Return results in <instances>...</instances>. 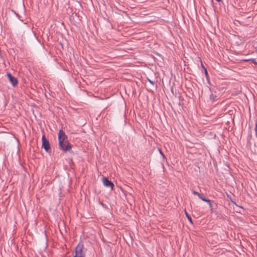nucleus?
I'll use <instances>...</instances> for the list:
<instances>
[{
	"label": "nucleus",
	"instance_id": "obj_1",
	"mask_svg": "<svg viewBox=\"0 0 257 257\" xmlns=\"http://www.w3.org/2000/svg\"><path fill=\"white\" fill-rule=\"evenodd\" d=\"M59 147L61 150L67 152L71 149V145L68 141L67 136L62 130L58 134Z\"/></svg>",
	"mask_w": 257,
	"mask_h": 257
},
{
	"label": "nucleus",
	"instance_id": "obj_2",
	"mask_svg": "<svg viewBox=\"0 0 257 257\" xmlns=\"http://www.w3.org/2000/svg\"><path fill=\"white\" fill-rule=\"evenodd\" d=\"M42 148L48 152L50 149V146L49 141L46 138L45 136L43 135L42 138Z\"/></svg>",
	"mask_w": 257,
	"mask_h": 257
},
{
	"label": "nucleus",
	"instance_id": "obj_3",
	"mask_svg": "<svg viewBox=\"0 0 257 257\" xmlns=\"http://www.w3.org/2000/svg\"><path fill=\"white\" fill-rule=\"evenodd\" d=\"M7 76L9 78V81L14 87L16 86L18 84V81L16 77H14L11 73H7Z\"/></svg>",
	"mask_w": 257,
	"mask_h": 257
},
{
	"label": "nucleus",
	"instance_id": "obj_4",
	"mask_svg": "<svg viewBox=\"0 0 257 257\" xmlns=\"http://www.w3.org/2000/svg\"><path fill=\"white\" fill-rule=\"evenodd\" d=\"M102 182L103 183V185L106 187H110L111 188V189L113 188V187H114V184H113V183L109 181L108 178H107L106 177H103L102 178Z\"/></svg>",
	"mask_w": 257,
	"mask_h": 257
},
{
	"label": "nucleus",
	"instance_id": "obj_5",
	"mask_svg": "<svg viewBox=\"0 0 257 257\" xmlns=\"http://www.w3.org/2000/svg\"><path fill=\"white\" fill-rule=\"evenodd\" d=\"M74 256H84L82 255V247L79 245H78L75 249V255Z\"/></svg>",
	"mask_w": 257,
	"mask_h": 257
},
{
	"label": "nucleus",
	"instance_id": "obj_6",
	"mask_svg": "<svg viewBox=\"0 0 257 257\" xmlns=\"http://www.w3.org/2000/svg\"><path fill=\"white\" fill-rule=\"evenodd\" d=\"M201 65H202V67L203 69L204 70V73H205V76H206L207 79H208V78H209V76H208V74L207 69L203 66L202 64Z\"/></svg>",
	"mask_w": 257,
	"mask_h": 257
},
{
	"label": "nucleus",
	"instance_id": "obj_7",
	"mask_svg": "<svg viewBox=\"0 0 257 257\" xmlns=\"http://www.w3.org/2000/svg\"><path fill=\"white\" fill-rule=\"evenodd\" d=\"M199 198L200 199H201L202 200H203V201L204 202H209V200L206 198L205 197H203L202 195H201V196L199 197Z\"/></svg>",
	"mask_w": 257,
	"mask_h": 257
},
{
	"label": "nucleus",
	"instance_id": "obj_8",
	"mask_svg": "<svg viewBox=\"0 0 257 257\" xmlns=\"http://www.w3.org/2000/svg\"><path fill=\"white\" fill-rule=\"evenodd\" d=\"M185 215L187 218V219L192 223V218L191 217V216L189 215V214L187 212V211H186V210H185Z\"/></svg>",
	"mask_w": 257,
	"mask_h": 257
},
{
	"label": "nucleus",
	"instance_id": "obj_9",
	"mask_svg": "<svg viewBox=\"0 0 257 257\" xmlns=\"http://www.w3.org/2000/svg\"><path fill=\"white\" fill-rule=\"evenodd\" d=\"M216 98V96L213 94L212 93H211L210 95V99L212 100V101H214L215 100Z\"/></svg>",
	"mask_w": 257,
	"mask_h": 257
},
{
	"label": "nucleus",
	"instance_id": "obj_10",
	"mask_svg": "<svg viewBox=\"0 0 257 257\" xmlns=\"http://www.w3.org/2000/svg\"><path fill=\"white\" fill-rule=\"evenodd\" d=\"M192 193L193 194L195 195H197L198 196V197L199 198V197L201 196V194H200L199 192L196 191H192Z\"/></svg>",
	"mask_w": 257,
	"mask_h": 257
},
{
	"label": "nucleus",
	"instance_id": "obj_11",
	"mask_svg": "<svg viewBox=\"0 0 257 257\" xmlns=\"http://www.w3.org/2000/svg\"><path fill=\"white\" fill-rule=\"evenodd\" d=\"M207 203L208 204L209 207L210 208L211 212L212 213L213 210H212V205L211 200H209V202H207Z\"/></svg>",
	"mask_w": 257,
	"mask_h": 257
},
{
	"label": "nucleus",
	"instance_id": "obj_12",
	"mask_svg": "<svg viewBox=\"0 0 257 257\" xmlns=\"http://www.w3.org/2000/svg\"><path fill=\"white\" fill-rule=\"evenodd\" d=\"M248 61H251L255 65H257V62L255 60V59H251L250 60H248Z\"/></svg>",
	"mask_w": 257,
	"mask_h": 257
},
{
	"label": "nucleus",
	"instance_id": "obj_13",
	"mask_svg": "<svg viewBox=\"0 0 257 257\" xmlns=\"http://www.w3.org/2000/svg\"><path fill=\"white\" fill-rule=\"evenodd\" d=\"M147 79L151 84H152V85H154L155 82L154 81H152L151 79L149 78H147Z\"/></svg>",
	"mask_w": 257,
	"mask_h": 257
},
{
	"label": "nucleus",
	"instance_id": "obj_14",
	"mask_svg": "<svg viewBox=\"0 0 257 257\" xmlns=\"http://www.w3.org/2000/svg\"><path fill=\"white\" fill-rule=\"evenodd\" d=\"M66 144H66V141H65V142H64V143H63L62 147H63V148H65V147L67 148V145H66Z\"/></svg>",
	"mask_w": 257,
	"mask_h": 257
},
{
	"label": "nucleus",
	"instance_id": "obj_15",
	"mask_svg": "<svg viewBox=\"0 0 257 257\" xmlns=\"http://www.w3.org/2000/svg\"><path fill=\"white\" fill-rule=\"evenodd\" d=\"M159 152H160V154L164 157L165 158V156L164 155V154L163 153V152H162V151L160 149H159Z\"/></svg>",
	"mask_w": 257,
	"mask_h": 257
},
{
	"label": "nucleus",
	"instance_id": "obj_16",
	"mask_svg": "<svg viewBox=\"0 0 257 257\" xmlns=\"http://www.w3.org/2000/svg\"><path fill=\"white\" fill-rule=\"evenodd\" d=\"M217 2H220L221 0H216Z\"/></svg>",
	"mask_w": 257,
	"mask_h": 257
}]
</instances>
